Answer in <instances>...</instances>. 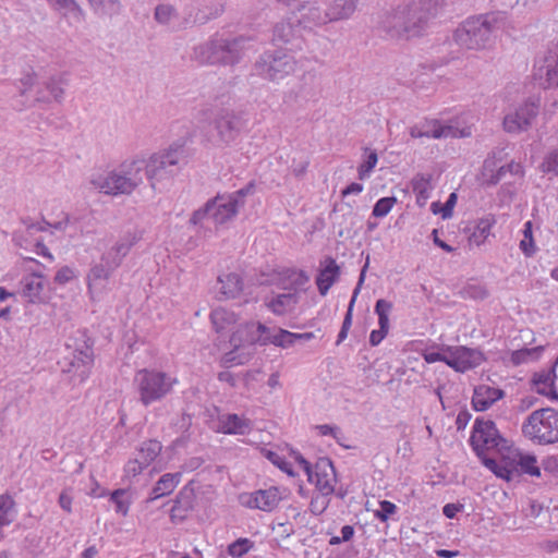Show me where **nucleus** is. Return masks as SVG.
<instances>
[{"instance_id": "b1692460", "label": "nucleus", "mask_w": 558, "mask_h": 558, "mask_svg": "<svg viewBox=\"0 0 558 558\" xmlns=\"http://www.w3.org/2000/svg\"><path fill=\"white\" fill-rule=\"evenodd\" d=\"M453 134L452 126L442 125L438 121H426L421 125H414L410 129V135L413 138L421 137H433V138H442L448 137Z\"/></svg>"}, {"instance_id": "aec40b11", "label": "nucleus", "mask_w": 558, "mask_h": 558, "mask_svg": "<svg viewBox=\"0 0 558 558\" xmlns=\"http://www.w3.org/2000/svg\"><path fill=\"white\" fill-rule=\"evenodd\" d=\"M197 4L195 15L190 12L187 16L183 17V25L185 27L195 24H205L211 19H217L225 11L223 0H197Z\"/></svg>"}, {"instance_id": "c85d7f7f", "label": "nucleus", "mask_w": 558, "mask_h": 558, "mask_svg": "<svg viewBox=\"0 0 558 558\" xmlns=\"http://www.w3.org/2000/svg\"><path fill=\"white\" fill-rule=\"evenodd\" d=\"M23 295L28 299L31 303H41L44 298L41 295L45 289L44 278L40 274L34 272L23 278Z\"/></svg>"}, {"instance_id": "052dcab7", "label": "nucleus", "mask_w": 558, "mask_h": 558, "mask_svg": "<svg viewBox=\"0 0 558 558\" xmlns=\"http://www.w3.org/2000/svg\"><path fill=\"white\" fill-rule=\"evenodd\" d=\"M146 468V465L142 464L141 459L135 457V459L130 460L124 466V473L126 477H135L141 474L142 471Z\"/></svg>"}, {"instance_id": "7ed1b4c3", "label": "nucleus", "mask_w": 558, "mask_h": 558, "mask_svg": "<svg viewBox=\"0 0 558 558\" xmlns=\"http://www.w3.org/2000/svg\"><path fill=\"white\" fill-rule=\"evenodd\" d=\"M145 156H135L124 160L117 169L93 177L95 189L109 195L132 194L146 178Z\"/></svg>"}, {"instance_id": "f3484780", "label": "nucleus", "mask_w": 558, "mask_h": 558, "mask_svg": "<svg viewBox=\"0 0 558 558\" xmlns=\"http://www.w3.org/2000/svg\"><path fill=\"white\" fill-rule=\"evenodd\" d=\"M228 44L226 38H213L209 41L197 46L194 49L195 59L204 64H223L227 63L226 48Z\"/></svg>"}, {"instance_id": "2eb2a0df", "label": "nucleus", "mask_w": 558, "mask_h": 558, "mask_svg": "<svg viewBox=\"0 0 558 558\" xmlns=\"http://www.w3.org/2000/svg\"><path fill=\"white\" fill-rule=\"evenodd\" d=\"M534 78L543 88L558 86V46L549 49L546 56L536 61Z\"/></svg>"}, {"instance_id": "e2e57ef3", "label": "nucleus", "mask_w": 558, "mask_h": 558, "mask_svg": "<svg viewBox=\"0 0 558 558\" xmlns=\"http://www.w3.org/2000/svg\"><path fill=\"white\" fill-rule=\"evenodd\" d=\"M464 293L472 299L478 300H484L488 296V291L480 284H469L464 289Z\"/></svg>"}, {"instance_id": "412c9836", "label": "nucleus", "mask_w": 558, "mask_h": 558, "mask_svg": "<svg viewBox=\"0 0 558 558\" xmlns=\"http://www.w3.org/2000/svg\"><path fill=\"white\" fill-rule=\"evenodd\" d=\"M315 487L324 495H331L335 492L336 471L329 458H319L314 466Z\"/></svg>"}, {"instance_id": "f8f14e48", "label": "nucleus", "mask_w": 558, "mask_h": 558, "mask_svg": "<svg viewBox=\"0 0 558 558\" xmlns=\"http://www.w3.org/2000/svg\"><path fill=\"white\" fill-rule=\"evenodd\" d=\"M302 29L303 27L298 20L296 13L292 12L275 24L272 29V43L278 46H290V50H300L303 44Z\"/></svg>"}, {"instance_id": "a878e982", "label": "nucleus", "mask_w": 558, "mask_h": 558, "mask_svg": "<svg viewBox=\"0 0 558 558\" xmlns=\"http://www.w3.org/2000/svg\"><path fill=\"white\" fill-rule=\"evenodd\" d=\"M228 47L226 48L227 52V63L229 65H234L240 62L243 56L253 49V38L246 36H238L232 39L226 38Z\"/></svg>"}, {"instance_id": "f03ea898", "label": "nucleus", "mask_w": 558, "mask_h": 558, "mask_svg": "<svg viewBox=\"0 0 558 558\" xmlns=\"http://www.w3.org/2000/svg\"><path fill=\"white\" fill-rule=\"evenodd\" d=\"M506 24L504 12L470 16L453 32L452 39L461 48L484 50L493 46L496 33Z\"/></svg>"}, {"instance_id": "a18cd8bd", "label": "nucleus", "mask_w": 558, "mask_h": 558, "mask_svg": "<svg viewBox=\"0 0 558 558\" xmlns=\"http://www.w3.org/2000/svg\"><path fill=\"white\" fill-rule=\"evenodd\" d=\"M492 223L488 219L481 220L474 231L469 236V244L480 246L485 242L490 233Z\"/></svg>"}, {"instance_id": "6e6d98bb", "label": "nucleus", "mask_w": 558, "mask_h": 558, "mask_svg": "<svg viewBox=\"0 0 558 558\" xmlns=\"http://www.w3.org/2000/svg\"><path fill=\"white\" fill-rule=\"evenodd\" d=\"M541 169L544 173H553L558 175V149L550 151L543 163L541 165Z\"/></svg>"}, {"instance_id": "39448f33", "label": "nucleus", "mask_w": 558, "mask_h": 558, "mask_svg": "<svg viewBox=\"0 0 558 558\" xmlns=\"http://www.w3.org/2000/svg\"><path fill=\"white\" fill-rule=\"evenodd\" d=\"M522 432L541 445L558 442V412L550 408L532 412L523 423Z\"/></svg>"}, {"instance_id": "c756f323", "label": "nucleus", "mask_w": 558, "mask_h": 558, "mask_svg": "<svg viewBox=\"0 0 558 558\" xmlns=\"http://www.w3.org/2000/svg\"><path fill=\"white\" fill-rule=\"evenodd\" d=\"M219 293L223 299H233L242 291L243 283L238 274L231 272L219 276Z\"/></svg>"}, {"instance_id": "bb28decb", "label": "nucleus", "mask_w": 558, "mask_h": 558, "mask_svg": "<svg viewBox=\"0 0 558 558\" xmlns=\"http://www.w3.org/2000/svg\"><path fill=\"white\" fill-rule=\"evenodd\" d=\"M325 267L319 271L316 278V284L322 295H326L331 286L340 275V267L332 257L325 259Z\"/></svg>"}, {"instance_id": "f257e3e1", "label": "nucleus", "mask_w": 558, "mask_h": 558, "mask_svg": "<svg viewBox=\"0 0 558 558\" xmlns=\"http://www.w3.org/2000/svg\"><path fill=\"white\" fill-rule=\"evenodd\" d=\"M438 0H420L386 9L378 14L377 29L390 39L420 36L437 13Z\"/></svg>"}, {"instance_id": "58836bf2", "label": "nucleus", "mask_w": 558, "mask_h": 558, "mask_svg": "<svg viewBox=\"0 0 558 558\" xmlns=\"http://www.w3.org/2000/svg\"><path fill=\"white\" fill-rule=\"evenodd\" d=\"M210 319L217 332H221L236 322L234 313L222 307L214 310L210 314Z\"/></svg>"}, {"instance_id": "bf43d9fd", "label": "nucleus", "mask_w": 558, "mask_h": 558, "mask_svg": "<svg viewBox=\"0 0 558 558\" xmlns=\"http://www.w3.org/2000/svg\"><path fill=\"white\" fill-rule=\"evenodd\" d=\"M277 329L278 328H269L266 325L258 323L257 331L262 333H257L258 337L254 338L253 340L258 341V344L260 345L271 344V341H268L267 339L271 338Z\"/></svg>"}, {"instance_id": "ea45409f", "label": "nucleus", "mask_w": 558, "mask_h": 558, "mask_svg": "<svg viewBox=\"0 0 558 558\" xmlns=\"http://www.w3.org/2000/svg\"><path fill=\"white\" fill-rule=\"evenodd\" d=\"M543 351H544L543 345L515 350L511 353V362L514 365H520V364L537 361L541 357Z\"/></svg>"}, {"instance_id": "864d4df0", "label": "nucleus", "mask_w": 558, "mask_h": 558, "mask_svg": "<svg viewBox=\"0 0 558 558\" xmlns=\"http://www.w3.org/2000/svg\"><path fill=\"white\" fill-rule=\"evenodd\" d=\"M267 459L278 466L281 471L287 473L289 476H294V472L292 470V465L290 462L286 461L284 458L279 456L277 452L274 451H267L266 453Z\"/></svg>"}, {"instance_id": "ddd939ff", "label": "nucleus", "mask_w": 558, "mask_h": 558, "mask_svg": "<svg viewBox=\"0 0 558 558\" xmlns=\"http://www.w3.org/2000/svg\"><path fill=\"white\" fill-rule=\"evenodd\" d=\"M444 350L448 352V366L459 373L475 368L485 360L484 354L480 350L464 345H447L444 347Z\"/></svg>"}, {"instance_id": "dca6fc26", "label": "nucleus", "mask_w": 558, "mask_h": 558, "mask_svg": "<svg viewBox=\"0 0 558 558\" xmlns=\"http://www.w3.org/2000/svg\"><path fill=\"white\" fill-rule=\"evenodd\" d=\"M239 500L246 508L270 512L279 505L281 495L278 487L271 486L268 489L241 494Z\"/></svg>"}, {"instance_id": "4d7b16f0", "label": "nucleus", "mask_w": 558, "mask_h": 558, "mask_svg": "<svg viewBox=\"0 0 558 558\" xmlns=\"http://www.w3.org/2000/svg\"><path fill=\"white\" fill-rule=\"evenodd\" d=\"M255 191V183L253 181L248 182L244 187L238 190L236 192L227 195L231 201H236V207L240 208L244 205V198L247 195H252Z\"/></svg>"}, {"instance_id": "2f4dec72", "label": "nucleus", "mask_w": 558, "mask_h": 558, "mask_svg": "<svg viewBox=\"0 0 558 558\" xmlns=\"http://www.w3.org/2000/svg\"><path fill=\"white\" fill-rule=\"evenodd\" d=\"M258 323H247L243 327L239 328L230 338L231 344L234 345V348H239L242 342H246L250 344L258 343V341L253 340L254 338H257V333H260L257 331Z\"/></svg>"}, {"instance_id": "37998d69", "label": "nucleus", "mask_w": 558, "mask_h": 558, "mask_svg": "<svg viewBox=\"0 0 558 558\" xmlns=\"http://www.w3.org/2000/svg\"><path fill=\"white\" fill-rule=\"evenodd\" d=\"M368 267V260L366 262V264L363 266L362 270H361V274H360V277H359V282L353 291V295L351 298V301L349 303V306H348V311L345 313V316H344V319H343V323H342V326L341 328L344 329V330H349L351 325H352V312H353V306H354V303L356 301V298L360 293V290H361V287L365 280V274H366V269Z\"/></svg>"}, {"instance_id": "0eeeda50", "label": "nucleus", "mask_w": 558, "mask_h": 558, "mask_svg": "<svg viewBox=\"0 0 558 558\" xmlns=\"http://www.w3.org/2000/svg\"><path fill=\"white\" fill-rule=\"evenodd\" d=\"M140 400L144 405L163 398L171 389L172 383L165 373L142 369L135 376Z\"/></svg>"}, {"instance_id": "680f3d73", "label": "nucleus", "mask_w": 558, "mask_h": 558, "mask_svg": "<svg viewBox=\"0 0 558 558\" xmlns=\"http://www.w3.org/2000/svg\"><path fill=\"white\" fill-rule=\"evenodd\" d=\"M172 17V7L160 4L155 9V20L161 24H168Z\"/></svg>"}, {"instance_id": "8fccbe9b", "label": "nucleus", "mask_w": 558, "mask_h": 558, "mask_svg": "<svg viewBox=\"0 0 558 558\" xmlns=\"http://www.w3.org/2000/svg\"><path fill=\"white\" fill-rule=\"evenodd\" d=\"M396 202L397 198L393 196L379 198L373 207L372 215L377 218L387 216Z\"/></svg>"}, {"instance_id": "72a5a7b5", "label": "nucleus", "mask_w": 558, "mask_h": 558, "mask_svg": "<svg viewBox=\"0 0 558 558\" xmlns=\"http://www.w3.org/2000/svg\"><path fill=\"white\" fill-rule=\"evenodd\" d=\"M194 502V488L191 485L184 486L177 495V519H184L185 513L193 509Z\"/></svg>"}, {"instance_id": "79ce46f5", "label": "nucleus", "mask_w": 558, "mask_h": 558, "mask_svg": "<svg viewBox=\"0 0 558 558\" xmlns=\"http://www.w3.org/2000/svg\"><path fill=\"white\" fill-rule=\"evenodd\" d=\"M519 247L527 258L533 257L537 251L533 238V223L530 220L524 223L523 239L520 241Z\"/></svg>"}, {"instance_id": "c03bdc74", "label": "nucleus", "mask_w": 558, "mask_h": 558, "mask_svg": "<svg viewBox=\"0 0 558 558\" xmlns=\"http://www.w3.org/2000/svg\"><path fill=\"white\" fill-rule=\"evenodd\" d=\"M392 310V303L385 300L379 299L377 300L375 304V313L378 316V325L379 329H383V331L389 330V314Z\"/></svg>"}, {"instance_id": "603ef678", "label": "nucleus", "mask_w": 558, "mask_h": 558, "mask_svg": "<svg viewBox=\"0 0 558 558\" xmlns=\"http://www.w3.org/2000/svg\"><path fill=\"white\" fill-rule=\"evenodd\" d=\"M329 496L330 495H324L323 493L313 496L310 502L311 512L315 515L322 514L329 506Z\"/></svg>"}, {"instance_id": "69168bd1", "label": "nucleus", "mask_w": 558, "mask_h": 558, "mask_svg": "<svg viewBox=\"0 0 558 558\" xmlns=\"http://www.w3.org/2000/svg\"><path fill=\"white\" fill-rule=\"evenodd\" d=\"M447 356H448V352H446L444 350V348H442L441 352H427V353H425L424 354V360L427 363L444 362V363H446L448 365L449 359Z\"/></svg>"}, {"instance_id": "6e6552de", "label": "nucleus", "mask_w": 558, "mask_h": 558, "mask_svg": "<svg viewBox=\"0 0 558 558\" xmlns=\"http://www.w3.org/2000/svg\"><path fill=\"white\" fill-rule=\"evenodd\" d=\"M512 450L506 451L502 461L497 463L493 473L504 480L511 481L514 476L529 474L531 476H539L541 470L537 466L536 458L532 454L514 453Z\"/></svg>"}, {"instance_id": "473e14b6", "label": "nucleus", "mask_w": 558, "mask_h": 558, "mask_svg": "<svg viewBox=\"0 0 558 558\" xmlns=\"http://www.w3.org/2000/svg\"><path fill=\"white\" fill-rule=\"evenodd\" d=\"M298 303L296 292H288L278 294L269 303V308L277 315H282L291 311Z\"/></svg>"}, {"instance_id": "13d9d810", "label": "nucleus", "mask_w": 558, "mask_h": 558, "mask_svg": "<svg viewBox=\"0 0 558 558\" xmlns=\"http://www.w3.org/2000/svg\"><path fill=\"white\" fill-rule=\"evenodd\" d=\"M125 494L124 489H116L111 494V500L116 504V511L126 515L129 512L130 504L129 501L122 499V496Z\"/></svg>"}, {"instance_id": "9b49d317", "label": "nucleus", "mask_w": 558, "mask_h": 558, "mask_svg": "<svg viewBox=\"0 0 558 558\" xmlns=\"http://www.w3.org/2000/svg\"><path fill=\"white\" fill-rule=\"evenodd\" d=\"M236 201H231L228 196H216L208 201L205 206L195 210L190 219L191 225H197L202 219L208 217L217 225H222L232 219L238 214Z\"/></svg>"}, {"instance_id": "20e7f679", "label": "nucleus", "mask_w": 558, "mask_h": 558, "mask_svg": "<svg viewBox=\"0 0 558 558\" xmlns=\"http://www.w3.org/2000/svg\"><path fill=\"white\" fill-rule=\"evenodd\" d=\"M470 445L482 463L492 472L498 462L487 457L486 452L496 450L504 456L506 451H510V441L500 435L493 421L483 417H477L474 422Z\"/></svg>"}, {"instance_id": "5fc2aeb1", "label": "nucleus", "mask_w": 558, "mask_h": 558, "mask_svg": "<svg viewBox=\"0 0 558 558\" xmlns=\"http://www.w3.org/2000/svg\"><path fill=\"white\" fill-rule=\"evenodd\" d=\"M380 509L376 510L374 515L381 522H387L389 517L397 512V506L389 500L379 501Z\"/></svg>"}, {"instance_id": "338daca9", "label": "nucleus", "mask_w": 558, "mask_h": 558, "mask_svg": "<svg viewBox=\"0 0 558 558\" xmlns=\"http://www.w3.org/2000/svg\"><path fill=\"white\" fill-rule=\"evenodd\" d=\"M295 460L300 464V466L304 470V472L307 475L308 482L314 481V469L312 468V464L300 453H295Z\"/></svg>"}, {"instance_id": "5701e85b", "label": "nucleus", "mask_w": 558, "mask_h": 558, "mask_svg": "<svg viewBox=\"0 0 558 558\" xmlns=\"http://www.w3.org/2000/svg\"><path fill=\"white\" fill-rule=\"evenodd\" d=\"M504 396L505 391L499 388L480 385L474 389L472 404L476 411H486Z\"/></svg>"}, {"instance_id": "1a4fd4ad", "label": "nucleus", "mask_w": 558, "mask_h": 558, "mask_svg": "<svg viewBox=\"0 0 558 558\" xmlns=\"http://www.w3.org/2000/svg\"><path fill=\"white\" fill-rule=\"evenodd\" d=\"M255 66L265 78L280 81L295 71L296 61L292 56L276 50L262 54Z\"/></svg>"}, {"instance_id": "09e8293b", "label": "nucleus", "mask_w": 558, "mask_h": 558, "mask_svg": "<svg viewBox=\"0 0 558 558\" xmlns=\"http://www.w3.org/2000/svg\"><path fill=\"white\" fill-rule=\"evenodd\" d=\"M253 546L254 543L251 539L241 537L228 546V554L233 558H240L247 554Z\"/></svg>"}, {"instance_id": "774afa93", "label": "nucleus", "mask_w": 558, "mask_h": 558, "mask_svg": "<svg viewBox=\"0 0 558 558\" xmlns=\"http://www.w3.org/2000/svg\"><path fill=\"white\" fill-rule=\"evenodd\" d=\"M295 460L300 464V466L304 470V472L307 475L308 482L314 481V469L312 468V464L300 453H295Z\"/></svg>"}, {"instance_id": "6ab92c4d", "label": "nucleus", "mask_w": 558, "mask_h": 558, "mask_svg": "<svg viewBox=\"0 0 558 558\" xmlns=\"http://www.w3.org/2000/svg\"><path fill=\"white\" fill-rule=\"evenodd\" d=\"M137 241L138 236L135 233H126L101 255L100 260L116 270Z\"/></svg>"}, {"instance_id": "4468645a", "label": "nucleus", "mask_w": 558, "mask_h": 558, "mask_svg": "<svg viewBox=\"0 0 558 558\" xmlns=\"http://www.w3.org/2000/svg\"><path fill=\"white\" fill-rule=\"evenodd\" d=\"M538 114V104L525 101L513 112L504 118V129L508 133H520L527 131Z\"/></svg>"}, {"instance_id": "c9c22d12", "label": "nucleus", "mask_w": 558, "mask_h": 558, "mask_svg": "<svg viewBox=\"0 0 558 558\" xmlns=\"http://www.w3.org/2000/svg\"><path fill=\"white\" fill-rule=\"evenodd\" d=\"M15 502L8 494L0 495V538L3 537V526L10 525L14 521Z\"/></svg>"}, {"instance_id": "49530a36", "label": "nucleus", "mask_w": 558, "mask_h": 558, "mask_svg": "<svg viewBox=\"0 0 558 558\" xmlns=\"http://www.w3.org/2000/svg\"><path fill=\"white\" fill-rule=\"evenodd\" d=\"M511 173L513 175H522L523 168L520 163L511 161L506 166H501L497 172L493 173L490 178L487 180L489 185H496L499 181L506 175V173Z\"/></svg>"}, {"instance_id": "cd10ccee", "label": "nucleus", "mask_w": 558, "mask_h": 558, "mask_svg": "<svg viewBox=\"0 0 558 558\" xmlns=\"http://www.w3.org/2000/svg\"><path fill=\"white\" fill-rule=\"evenodd\" d=\"M356 5L357 0H330L326 9L330 23L350 19Z\"/></svg>"}, {"instance_id": "a19ab883", "label": "nucleus", "mask_w": 558, "mask_h": 558, "mask_svg": "<svg viewBox=\"0 0 558 558\" xmlns=\"http://www.w3.org/2000/svg\"><path fill=\"white\" fill-rule=\"evenodd\" d=\"M90 7L96 11L109 17L119 15L122 11L120 0H87Z\"/></svg>"}, {"instance_id": "a211bd4d", "label": "nucleus", "mask_w": 558, "mask_h": 558, "mask_svg": "<svg viewBox=\"0 0 558 558\" xmlns=\"http://www.w3.org/2000/svg\"><path fill=\"white\" fill-rule=\"evenodd\" d=\"M213 125L217 132L216 137H214L215 143L228 144L238 136L242 122L233 112L225 111L216 117Z\"/></svg>"}, {"instance_id": "4be33fe9", "label": "nucleus", "mask_w": 558, "mask_h": 558, "mask_svg": "<svg viewBox=\"0 0 558 558\" xmlns=\"http://www.w3.org/2000/svg\"><path fill=\"white\" fill-rule=\"evenodd\" d=\"M299 12L298 20L303 29H313L330 23L327 10L322 9L317 3H302Z\"/></svg>"}, {"instance_id": "7c9ffc66", "label": "nucleus", "mask_w": 558, "mask_h": 558, "mask_svg": "<svg viewBox=\"0 0 558 558\" xmlns=\"http://www.w3.org/2000/svg\"><path fill=\"white\" fill-rule=\"evenodd\" d=\"M113 269L101 260L95 264L87 275V286L90 293H93L99 286L100 281H108L113 274Z\"/></svg>"}, {"instance_id": "de8ad7c7", "label": "nucleus", "mask_w": 558, "mask_h": 558, "mask_svg": "<svg viewBox=\"0 0 558 558\" xmlns=\"http://www.w3.org/2000/svg\"><path fill=\"white\" fill-rule=\"evenodd\" d=\"M267 340L271 341V344L276 347L287 349L292 347L296 342V337L294 332H290L286 329L278 328L274 336H271V338Z\"/></svg>"}, {"instance_id": "393cba45", "label": "nucleus", "mask_w": 558, "mask_h": 558, "mask_svg": "<svg viewBox=\"0 0 558 558\" xmlns=\"http://www.w3.org/2000/svg\"><path fill=\"white\" fill-rule=\"evenodd\" d=\"M252 429V422L238 414H226L219 418L218 430L229 435H247Z\"/></svg>"}, {"instance_id": "e433bc0d", "label": "nucleus", "mask_w": 558, "mask_h": 558, "mask_svg": "<svg viewBox=\"0 0 558 558\" xmlns=\"http://www.w3.org/2000/svg\"><path fill=\"white\" fill-rule=\"evenodd\" d=\"M174 490V475L171 473L163 474L154 488L151 489L148 501L159 499L161 497L170 495Z\"/></svg>"}, {"instance_id": "3c124183", "label": "nucleus", "mask_w": 558, "mask_h": 558, "mask_svg": "<svg viewBox=\"0 0 558 558\" xmlns=\"http://www.w3.org/2000/svg\"><path fill=\"white\" fill-rule=\"evenodd\" d=\"M378 161V156L376 150H369L366 159L363 163L360 165L357 172H359V179L364 180L368 174L372 172V170L375 168L376 163Z\"/></svg>"}, {"instance_id": "f704fd0d", "label": "nucleus", "mask_w": 558, "mask_h": 558, "mask_svg": "<svg viewBox=\"0 0 558 558\" xmlns=\"http://www.w3.org/2000/svg\"><path fill=\"white\" fill-rule=\"evenodd\" d=\"M432 175L416 174L412 180L413 192L416 195V203L424 206L429 198Z\"/></svg>"}, {"instance_id": "9d476101", "label": "nucleus", "mask_w": 558, "mask_h": 558, "mask_svg": "<svg viewBox=\"0 0 558 558\" xmlns=\"http://www.w3.org/2000/svg\"><path fill=\"white\" fill-rule=\"evenodd\" d=\"M145 165L146 178L149 180L151 189L156 191L159 184L172 178L171 167L174 165V149L169 146L145 157Z\"/></svg>"}, {"instance_id": "423d86ee", "label": "nucleus", "mask_w": 558, "mask_h": 558, "mask_svg": "<svg viewBox=\"0 0 558 558\" xmlns=\"http://www.w3.org/2000/svg\"><path fill=\"white\" fill-rule=\"evenodd\" d=\"M93 350L85 340L77 344H65V350L59 365L75 383H83L89 375L93 365Z\"/></svg>"}, {"instance_id": "4c0bfd02", "label": "nucleus", "mask_w": 558, "mask_h": 558, "mask_svg": "<svg viewBox=\"0 0 558 558\" xmlns=\"http://www.w3.org/2000/svg\"><path fill=\"white\" fill-rule=\"evenodd\" d=\"M161 444L157 440H147L137 450L136 457L142 464L148 466L161 452Z\"/></svg>"}, {"instance_id": "0e129e2a", "label": "nucleus", "mask_w": 558, "mask_h": 558, "mask_svg": "<svg viewBox=\"0 0 558 558\" xmlns=\"http://www.w3.org/2000/svg\"><path fill=\"white\" fill-rule=\"evenodd\" d=\"M73 277H74V272H73L72 268H70L68 266H63L57 271L54 281L57 283L64 284V283L69 282Z\"/></svg>"}]
</instances>
